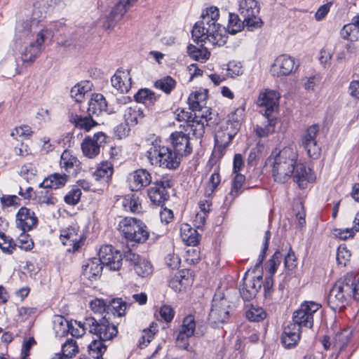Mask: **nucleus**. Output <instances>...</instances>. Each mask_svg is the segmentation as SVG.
Here are the masks:
<instances>
[{
	"mask_svg": "<svg viewBox=\"0 0 359 359\" xmlns=\"http://www.w3.org/2000/svg\"><path fill=\"white\" fill-rule=\"evenodd\" d=\"M123 206L126 210H130L133 213H140L142 210L139 198L134 195L124 198Z\"/></svg>",
	"mask_w": 359,
	"mask_h": 359,
	"instance_id": "50",
	"label": "nucleus"
},
{
	"mask_svg": "<svg viewBox=\"0 0 359 359\" xmlns=\"http://www.w3.org/2000/svg\"><path fill=\"white\" fill-rule=\"evenodd\" d=\"M189 55L196 61L205 62L210 57V52L203 46L197 47L194 45H189L187 47Z\"/></svg>",
	"mask_w": 359,
	"mask_h": 359,
	"instance_id": "38",
	"label": "nucleus"
},
{
	"mask_svg": "<svg viewBox=\"0 0 359 359\" xmlns=\"http://www.w3.org/2000/svg\"><path fill=\"white\" fill-rule=\"evenodd\" d=\"M131 76L128 70H118L111 79L112 86L121 93H127L131 88Z\"/></svg>",
	"mask_w": 359,
	"mask_h": 359,
	"instance_id": "25",
	"label": "nucleus"
},
{
	"mask_svg": "<svg viewBox=\"0 0 359 359\" xmlns=\"http://www.w3.org/2000/svg\"><path fill=\"white\" fill-rule=\"evenodd\" d=\"M101 263L110 270L118 271L122 265V255L121 252L114 249L111 245L102 246L98 252Z\"/></svg>",
	"mask_w": 359,
	"mask_h": 359,
	"instance_id": "14",
	"label": "nucleus"
},
{
	"mask_svg": "<svg viewBox=\"0 0 359 359\" xmlns=\"http://www.w3.org/2000/svg\"><path fill=\"white\" fill-rule=\"evenodd\" d=\"M208 90L200 88L193 91L188 97L190 109L195 111V116L208 121V116L210 114L209 108L206 106Z\"/></svg>",
	"mask_w": 359,
	"mask_h": 359,
	"instance_id": "12",
	"label": "nucleus"
},
{
	"mask_svg": "<svg viewBox=\"0 0 359 359\" xmlns=\"http://www.w3.org/2000/svg\"><path fill=\"white\" fill-rule=\"evenodd\" d=\"M69 243L72 247L69 248V252H76L84 245L86 236L83 230H80L77 224L69 227Z\"/></svg>",
	"mask_w": 359,
	"mask_h": 359,
	"instance_id": "27",
	"label": "nucleus"
},
{
	"mask_svg": "<svg viewBox=\"0 0 359 359\" xmlns=\"http://www.w3.org/2000/svg\"><path fill=\"white\" fill-rule=\"evenodd\" d=\"M103 266L99 258H93L83 266V275L89 280H96L100 276Z\"/></svg>",
	"mask_w": 359,
	"mask_h": 359,
	"instance_id": "32",
	"label": "nucleus"
},
{
	"mask_svg": "<svg viewBox=\"0 0 359 359\" xmlns=\"http://www.w3.org/2000/svg\"><path fill=\"white\" fill-rule=\"evenodd\" d=\"M105 141L106 135L102 132H98L93 136L86 137L81 144L83 154L89 158L95 157L100 154V147Z\"/></svg>",
	"mask_w": 359,
	"mask_h": 359,
	"instance_id": "17",
	"label": "nucleus"
},
{
	"mask_svg": "<svg viewBox=\"0 0 359 359\" xmlns=\"http://www.w3.org/2000/svg\"><path fill=\"white\" fill-rule=\"evenodd\" d=\"M124 118L128 126H133L140 123L145 114L144 110L137 104L128 107L124 112Z\"/></svg>",
	"mask_w": 359,
	"mask_h": 359,
	"instance_id": "31",
	"label": "nucleus"
},
{
	"mask_svg": "<svg viewBox=\"0 0 359 359\" xmlns=\"http://www.w3.org/2000/svg\"><path fill=\"white\" fill-rule=\"evenodd\" d=\"M69 175L76 176L78 173L81 171V162L77 158L69 156Z\"/></svg>",
	"mask_w": 359,
	"mask_h": 359,
	"instance_id": "63",
	"label": "nucleus"
},
{
	"mask_svg": "<svg viewBox=\"0 0 359 359\" xmlns=\"http://www.w3.org/2000/svg\"><path fill=\"white\" fill-rule=\"evenodd\" d=\"M227 72L231 77L237 76L243 74V65L241 62L233 60L227 65Z\"/></svg>",
	"mask_w": 359,
	"mask_h": 359,
	"instance_id": "61",
	"label": "nucleus"
},
{
	"mask_svg": "<svg viewBox=\"0 0 359 359\" xmlns=\"http://www.w3.org/2000/svg\"><path fill=\"white\" fill-rule=\"evenodd\" d=\"M271 238L269 231H266L264 237V243L261 255L259 256V262L257 264L255 269L251 273L249 271L246 272L243 278V282L240 286V293L243 299L245 301H249L254 298L258 291L260 290L262 285V275H252L255 273V270L259 267L264 259V255L268 249L269 241Z\"/></svg>",
	"mask_w": 359,
	"mask_h": 359,
	"instance_id": "6",
	"label": "nucleus"
},
{
	"mask_svg": "<svg viewBox=\"0 0 359 359\" xmlns=\"http://www.w3.org/2000/svg\"><path fill=\"white\" fill-rule=\"evenodd\" d=\"M86 325L89 332L95 334L99 340H93L88 346L89 355L92 358L103 359L102 355L107 350L105 341L113 339L118 333L117 327L105 317L97 320L93 317L86 318Z\"/></svg>",
	"mask_w": 359,
	"mask_h": 359,
	"instance_id": "4",
	"label": "nucleus"
},
{
	"mask_svg": "<svg viewBox=\"0 0 359 359\" xmlns=\"http://www.w3.org/2000/svg\"><path fill=\"white\" fill-rule=\"evenodd\" d=\"M238 131V123L234 125L230 121L221 123L215 135L216 145L219 147H226Z\"/></svg>",
	"mask_w": 359,
	"mask_h": 359,
	"instance_id": "16",
	"label": "nucleus"
},
{
	"mask_svg": "<svg viewBox=\"0 0 359 359\" xmlns=\"http://www.w3.org/2000/svg\"><path fill=\"white\" fill-rule=\"evenodd\" d=\"M53 330L57 337L67 334V319L63 315H55L53 320Z\"/></svg>",
	"mask_w": 359,
	"mask_h": 359,
	"instance_id": "40",
	"label": "nucleus"
},
{
	"mask_svg": "<svg viewBox=\"0 0 359 359\" xmlns=\"http://www.w3.org/2000/svg\"><path fill=\"white\" fill-rule=\"evenodd\" d=\"M177 84L176 81L170 76H165L158 79L154 86L156 88L161 90L166 94H170L172 90L175 88Z\"/></svg>",
	"mask_w": 359,
	"mask_h": 359,
	"instance_id": "43",
	"label": "nucleus"
},
{
	"mask_svg": "<svg viewBox=\"0 0 359 359\" xmlns=\"http://www.w3.org/2000/svg\"><path fill=\"white\" fill-rule=\"evenodd\" d=\"M47 31L41 29L34 36L28 23L18 25L15 31V47L19 49L23 64H31L44 49Z\"/></svg>",
	"mask_w": 359,
	"mask_h": 359,
	"instance_id": "3",
	"label": "nucleus"
},
{
	"mask_svg": "<svg viewBox=\"0 0 359 359\" xmlns=\"http://www.w3.org/2000/svg\"><path fill=\"white\" fill-rule=\"evenodd\" d=\"M126 258L133 266V269L139 276L146 277L152 273V265L145 257L129 251L126 253Z\"/></svg>",
	"mask_w": 359,
	"mask_h": 359,
	"instance_id": "21",
	"label": "nucleus"
},
{
	"mask_svg": "<svg viewBox=\"0 0 359 359\" xmlns=\"http://www.w3.org/2000/svg\"><path fill=\"white\" fill-rule=\"evenodd\" d=\"M71 122L76 128L86 132L90 131L97 125V123L90 116H81L77 114L72 116Z\"/></svg>",
	"mask_w": 359,
	"mask_h": 359,
	"instance_id": "37",
	"label": "nucleus"
},
{
	"mask_svg": "<svg viewBox=\"0 0 359 359\" xmlns=\"http://www.w3.org/2000/svg\"><path fill=\"white\" fill-rule=\"evenodd\" d=\"M16 245L12 238L0 233V248L6 254L11 255L15 250Z\"/></svg>",
	"mask_w": 359,
	"mask_h": 359,
	"instance_id": "52",
	"label": "nucleus"
},
{
	"mask_svg": "<svg viewBox=\"0 0 359 359\" xmlns=\"http://www.w3.org/2000/svg\"><path fill=\"white\" fill-rule=\"evenodd\" d=\"M67 181L65 174L55 172L46 177L42 182L39 184L40 188L46 189H60L65 187Z\"/></svg>",
	"mask_w": 359,
	"mask_h": 359,
	"instance_id": "30",
	"label": "nucleus"
},
{
	"mask_svg": "<svg viewBox=\"0 0 359 359\" xmlns=\"http://www.w3.org/2000/svg\"><path fill=\"white\" fill-rule=\"evenodd\" d=\"M351 298L350 286L346 278L332 287L328 296V303L334 310L341 309Z\"/></svg>",
	"mask_w": 359,
	"mask_h": 359,
	"instance_id": "11",
	"label": "nucleus"
},
{
	"mask_svg": "<svg viewBox=\"0 0 359 359\" xmlns=\"http://www.w3.org/2000/svg\"><path fill=\"white\" fill-rule=\"evenodd\" d=\"M346 283L350 286L351 298L359 301V278L355 280L346 278Z\"/></svg>",
	"mask_w": 359,
	"mask_h": 359,
	"instance_id": "64",
	"label": "nucleus"
},
{
	"mask_svg": "<svg viewBox=\"0 0 359 359\" xmlns=\"http://www.w3.org/2000/svg\"><path fill=\"white\" fill-rule=\"evenodd\" d=\"M221 182V176L219 170L215 169L210 177L208 186L205 190V194L212 195Z\"/></svg>",
	"mask_w": 359,
	"mask_h": 359,
	"instance_id": "53",
	"label": "nucleus"
},
{
	"mask_svg": "<svg viewBox=\"0 0 359 359\" xmlns=\"http://www.w3.org/2000/svg\"><path fill=\"white\" fill-rule=\"evenodd\" d=\"M300 338V327L295 323H290L284 327L281 341L284 346H294Z\"/></svg>",
	"mask_w": 359,
	"mask_h": 359,
	"instance_id": "26",
	"label": "nucleus"
},
{
	"mask_svg": "<svg viewBox=\"0 0 359 359\" xmlns=\"http://www.w3.org/2000/svg\"><path fill=\"white\" fill-rule=\"evenodd\" d=\"M134 97L137 102L147 105L153 104L157 100V96L155 93L147 88L139 90Z\"/></svg>",
	"mask_w": 359,
	"mask_h": 359,
	"instance_id": "42",
	"label": "nucleus"
},
{
	"mask_svg": "<svg viewBox=\"0 0 359 359\" xmlns=\"http://www.w3.org/2000/svg\"><path fill=\"white\" fill-rule=\"evenodd\" d=\"M87 329L88 330V327L86 325V321L83 323L77 320L69 321V333L73 337L77 338L82 337Z\"/></svg>",
	"mask_w": 359,
	"mask_h": 359,
	"instance_id": "47",
	"label": "nucleus"
},
{
	"mask_svg": "<svg viewBox=\"0 0 359 359\" xmlns=\"http://www.w3.org/2000/svg\"><path fill=\"white\" fill-rule=\"evenodd\" d=\"M266 164L271 168L274 181L278 183H285L292 177L300 188L304 189L307 182L316 180L311 170L299 160L297 148L293 143L273 149Z\"/></svg>",
	"mask_w": 359,
	"mask_h": 359,
	"instance_id": "1",
	"label": "nucleus"
},
{
	"mask_svg": "<svg viewBox=\"0 0 359 359\" xmlns=\"http://www.w3.org/2000/svg\"><path fill=\"white\" fill-rule=\"evenodd\" d=\"M340 35L344 39L351 41H359V27L351 21L345 25L340 31Z\"/></svg>",
	"mask_w": 359,
	"mask_h": 359,
	"instance_id": "41",
	"label": "nucleus"
},
{
	"mask_svg": "<svg viewBox=\"0 0 359 359\" xmlns=\"http://www.w3.org/2000/svg\"><path fill=\"white\" fill-rule=\"evenodd\" d=\"M276 121L270 117H266V119L260 125H257L255 128V132L259 137H266L275 132Z\"/></svg>",
	"mask_w": 359,
	"mask_h": 359,
	"instance_id": "36",
	"label": "nucleus"
},
{
	"mask_svg": "<svg viewBox=\"0 0 359 359\" xmlns=\"http://www.w3.org/2000/svg\"><path fill=\"white\" fill-rule=\"evenodd\" d=\"M191 272L189 270H182L176 273L170 280L169 285L175 292H182L193 283Z\"/></svg>",
	"mask_w": 359,
	"mask_h": 359,
	"instance_id": "24",
	"label": "nucleus"
},
{
	"mask_svg": "<svg viewBox=\"0 0 359 359\" xmlns=\"http://www.w3.org/2000/svg\"><path fill=\"white\" fill-rule=\"evenodd\" d=\"M318 132L317 126H311L304 131L301 140L302 146L306 151L307 154L312 158H316L320 151L316 140Z\"/></svg>",
	"mask_w": 359,
	"mask_h": 359,
	"instance_id": "18",
	"label": "nucleus"
},
{
	"mask_svg": "<svg viewBox=\"0 0 359 359\" xmlns=\"http://www.w3.org/2000/svg\"><path fill=\"white\" fill-rule=\"evenodd\" d=\"M37 222L38 219L34 211L26 207L20 208L16 214V227L24 232L32 230Z\"/></svg>",
	"mask_w": 359,
	"mask_h": 359,
	"instance_id": "20",
	"label": "nucleus"
},
{
	"mask_svg": "<svg viewBox=\"0 0 359 359\" xmlns=\"http://www.w3.org/2000/svg\"><path fill=\"white\" fill-rule=\"evenodd\" d=\"M32 133L31 128L28 126L16 127L11 133V135L18 140V138H28Z\"/></svg>",
	"mask_w": 359,
	"mask_h": 359,
	"instance_id": "58",
	"label": "nucleus"
},
{
	"mask_svg": "<svg viewBox=\"0 0 359 359\" xmlns=\"http://www.w3.org/2000/svg\"><path fill=\"white\" fill-rule=\"evenodd\" d=\"M202 21L196 22L192 29L195 41L210 43L212 46H224L228 39L226 28L218 21L219 10L216 6L207 8L202 14Z\"/></svg>",
	"mask_w": 359,
	"mask_h": 359,
	"instance_id": "2",
	"label": "nucleus"
},
{
	"mask_svg": "<svg viewBox=\"0 0 359 359\" xmlns=\"http://www.w3.org/2000/svg\"><path fill=\"white\" fill-rule=\"evenodd\" d=\"M238 12L248 31L253 32L262 27L264 22L259 16L260 5L257 0H238Z\"/></svg>",
	"mask_w": 359,
	"mask_h": 359,
	"instance_id": "8",
	"label": "nucleus"
},
{
	"mask_svg": "<svg viewBox=\"0 0 359 359\" xmlns=\"http://www.w3.org/2000/svg\"><path fill=\"white\" fill-rule=\"evenodd\" d=\"M107 102L104 97L100 93L93 95L88 107V111L93 114L99 115L102 111H106Z\"/></svg>",
	"mask_w": 359,
	"mask_h": 359,
	"instance_id": "34",
	"label": "nucleus"
},
{
	"mask_svg": "<svg viewBox=\"0 0 359 359\" xmlns=\"http://www.w3.org/2000/svg\"><path fill=\"white\" fill-rule=\"evenodd\" d=\"M351 337V330L349 328L344 329L337 333L334 337L336 346L342 348L349 341Z\"/></svg>",
	"mask_w": 359,
	"mask_h": 359,
	"instance_id": "56",
	"label": "nucleus"
},
{
	"mask_svg": "<svg viewBox=\"0 0 359 359\" xmlns=\"http://www.w3.org/2000/svg\"><path fill=\"white\" fill-rule=\"evenodd\" d=\"M355 231L352 228L346 229H335L333 230V234L341 240H346L353 238L355 235Z\"/></svg>",
	"mask_w": 359,
	"mask_h": 359,
	"instance_id": "62",
	"label": "nucleus"
},
{
	"mask_svg": "<svg viewBox=\"0 0 359 359\" xmlns=\"http://www.w3.org/2000/svg\"><path fill=\"white\" fill-rule=\"evenodd\" d=\"M196 330V321L191 315L186 316L182 321L180 331L187 335L193 336Z\"/></svg>",
	"mask_w": 359,
	"mask_h": 359,
	"instance_id": "54",
	"label": "nucleus"
},
{
	"mask_svg": "<svg viewBox=\"0 0 359 359\" xmlns=\"http://www.w3.org/2000/svg\"><path fill=\"white\" fill-rule=\"evenodd\" d=\"M92 83L88 81H81L76 84L70 91L71 97L76 102H81L85 95L91 90Z\"/></svg>",
	"mask_w": 359,
	"mask_h": 359,
	"instance_id": "33",
	"label": "nucleus"
},
{
	"mask_svg": "<svg viewBox=\"0 0 359 359\" xmlns=\"http://www.w3.org/2000/svg\"><path fill=\"white\" fill-rule=\"evenodd\" d=\"M20 174L27 182H29L36 175V169L32 163H26L21 167Z\"/></svg>",
	"mask_w": 359,
	"mask_h": 359,
	"instance_id": "59",
	"label": "nucleus"
},
{
	"mask_svg": "<svg viewBox=\"0 0 359 359\" xmlns=\"http://www.w3.org/2000/svg\"><path fill=\"white\" fill-rule=\"evenodd\" d=\"M321 305L315 302H304L298 310L293 313V323L300 327L311 328L313 325V316L320 309Z\"/></svg>",
	"mask_w": 359,
	"mask_h": 359,
	"instance_id": "10",
	"label": "nucleus"
},
{
	"mask_svg": "<svg viewBox=\"0 0 359 359\" xmlns=\"http://www.w3.org/2000/svg\"><path fill=\"white\" fill-rule=\"evenodd\" d=\"M180 236L183 242L188 245H195L198 242L197 231L188 224H182L181 225Z\"/></svg>",
	"mask_w": 359,
	"mask_h": 359,
	"instance_id": "35",
	"label": "nucleus"
},
{
	"mask_svg": "<svg viewBox=\"0 0 359 359\" xmlns=\"http://www.w3.org/2000/svg\"><path fill=\"white\" fill-rule=\"evenodd\" d=\"M113 172L112 165L109 162L101 163L93 172V176L96 180L101 178L109 177Z\"/></svg>",
	"mask_w": 359,
	"mask_h": 359,
	"instance_id": "48",
	"label": "nucleus"
},
{
	"mask_svg": "<svg viewBox=\"0 0 359 359\" xmlns=\"http://www.w3.org/2000/svg\"><path fill=\"white\" fill-rule=\"evenodd\" d=\"M42 189V190L34 193V199L40 204L54 205L57 202V199L53 196L50 189Z\"/></svg>",
	"mask_w": 359,
	"mask_h": 359,
	"instance_id": "44",
	"label": "nucleus"
},
{
	"mask_svg": "<svg viewBox=\"0 0 359 359\" xmlns=\"http://www.w3.org/2000/svg\"><path fill=\"white\" fill-rule=\"evenodd\" d=\"M109 307L118 316H122L125 314L126 304L121 299H114L110 302Z\"/></svg>",
	"mask_w": 359,
	"mask_h": 359,
	"instance_id": "60",
	"label": "nucleus"
},
{
	"mask_svg": "<svg viewBox=\"0 0 359 359\" xmlns=\"http://www.w3.org/2000/svg\"><path fill=\"white\" fill-rule=\"evenodd\" d=\"M191 109H177L175 116L177 121H184L187 124L186 132L189 129L194 135H201L203 133L205 121L203 119L196 118L195 111H190Z\"/></svg>",
	"mask_w": 359,
	"mask_h": 359,
	"instance_id": "13",
	"label": "nucleus"
},
{
	"mask_svg": "<svg viewBox=\"0 0 359 359\" xmlns=\"http://www.w3.org/2000/svg\"><path fill=\"white\" fill-rule=\"evenodd\" d=\"M228 15L229 20L226 31L229 34H235L241 32L245 27L244 20H241L238 14L229 13Z\"/></svg>",
	"mask_w": 359,
	"mask_h": 359,
	"instance_id": "39",
	"label": "nucleus"
},
{
	"mask_svg": "<svg viewBox=\"0 0 359 359\" xmlns=\"http://www.w3.org/2000/svg\"><path fill=\"white\" fill-rule=\"evenodd\" d=\"M121 234L129 241L143 243L149 236L147 226L135 217H125L118 224Z\"/></svg>",
	"mask_w": 359,
	"mask_h": 359,
	"instance_id": "7",
	"label": "nucleus"
},
{
	"mask_svg": "<svg viewBox=\"0 0 359 359\" xmlns=\"http://www.w3.org/2000/svg\"><path fill=\"white\" fill-rule=\"evenodd\" d=\"M148 196L151 201L160 205L167 199V191L163 182H157L152 184L148 190Z\"/></svg>",
	"mask_w": 359,
	"mask_h": 359,
	"instance_id": "29",
	"label": "nucleus"
},
{
	"mask_svg": "<svg viewBox=\"0 0 359 359\" xmlns=\"http://www.w3.org/2000/svg\"><path fill=\"white\" fill-rule=\"evenodd\" d=\"M351 254L345 245H340L337 252V262L339 265L346 266L349 262Z\"/></svg>",
	"mask_w": 359,
	"mask_h": 359,
	"instance_id": "55",
	"label": "nucleus"
},
{
	"mask_svg": "<svg viewBox=\"0 0 359 359\" xmlns=\"http://www.w3.org/2000/svg\"><path fill=\"white\" fill-rule=\"evenodd\" d=\"M157 331L156 325H151L150 328L144 329L142 335L138 340V346L140 348H143L147 346L152 340L154 334Z\"/></svg>",
	"mask_w": 359,
	"mask_h": 359,
	"instance_id": "49",
	"label": "nucleus"
},
{
	"mask_svg": "<svg viewBox=\"0 0 359 359\" xmlns=\"http://www.w3.org/2000/svg\"><path fill=\"white\" fill-rule=\"evenodd\" d=\"M147 157L152 165L170 170L177 168L180 163V157L157 137L147 149Z\"/></svg>",
	"mask_w": 359,
	"mask_h": 359,
	"instance_id": "5",
	"label": "nucleus"
},
{
	"mask_svg": "<svg viewBox=\"0 0 359 359\" xmlns=\"http://www.w3.org/2000/svg\"><path fill=\"white\" fill-rule=\"evenodd\" d=\"M245 180V177L244 175L241 174H235V177L231 184V191L229 193V196L231 197L232 200L238 197L242 192L241 188Z\"/></svg>",
	"mask_w": 359,
	"mask_h": 359,
	"instance_id": "46",
	"label": "nucleus"
},
{
	"mask_svg": "<svg viewBox=\"0 0 359 359\" xmlns=\"http://www.w3.org/2000/svg\"><path fill=\"white\" fill-rule=\"evenodd\" d=\"M230 302L220 292H217L212 299L209 313V322L215 327L226 323L231 311Z\"/></svg>",
	"mask_w": 359,
	"mask_h": 359,
	"instance_id": "9",
	"label": "nucleus"
},
{
	"mask_svg": "<svg viewBox=\"0 0 359 359\" xmlns=\"http://www.w3.org/2000/svg\"><path fill=\"white\" fill-rule=\"evenodd\" d=\"M246 317L251 321L259 322L266 317V313L262 307L252 304L246 311Z\"/></svg>",
	"mask_w": 359,
	"mask_h": 359,
	"instance_id": "45",
	"label": "nucleus"
},
{
	"mask_svg": "<svg viewBox=\"0 0 359 359\" xmlns=\"http://www.w3.org/2000/svg\"><path fill=\"white\" fill-rule=\"evenodd\" d=\"M137 0H120L112 8L110 15V22L108 28L112 27L114 22L120 20L131 6H134Z\"/></svg>",
	"mask_w": 359,
	"mask_h": 359,
	"instance_id": "28",
	"label": "nucleus"
},
{
	"mask_svg": "<svg viewBox=\"0 0 359 359\" xmlns=\"http://www.w3.org/2000/svg\"><path fill=\"white\" fill-rule=\"evenodd\" d=\"M294 57L284 54L279 55L274 61L271 71L278 76H288L297 69Z\"/></svg>",
	"mask_w": 359,
	"mask_h": 359,
	"instance_id": "19",
	"label": "nucleus"
},
{
	"mask_svg": "<svg viewBox=\"0 0 359 359\" xmlns=\"http://www.w3.org/2000/svg\"><path fill=\"white\" fill-rule=\"evenodd\" d=\"M280 95L273 90H264L260 92L257 104L258 106L264 107V116L271 117L273 113L276 112L279 106Z\"/></svg>",
	"mask_w": 359,
	"mask_h": 359,
	"instance_id": "15",
	"label": "nucleus"
},
{
	"mask_svg": "<svg viewBox=\"0 0 359 359\" xmlns=\"http://www.w3.org/2000/svg\"><path fill=\"white\" fill-rule=\"evenodd\" d=\"M15 245L16 247L25 251H30L34 248V242L32 238L24 231L18 238Z\"/></svg>",
	"mask_w": 359,
	"mask_h": 359,
	"instance_id": "51",
	"label": "nucleus"
},
{
	"mask_svg": "<svg viewBox=\"0 0 359 359\" xmlns=\"http://www.w3.org/2000/svg\"><path fill=\"white\" fill-rule=\"evenodd\" d=\"M151 182V175L144 169H139L134 171L128 177L129 186L133 191H139L143 189L148 186Z\"/></svg>",
	"mask_w": 359,
	"mask_h": 359,
	"instance_id": "23",
	"label": "nucleus"
},
{
	"mask_svg": "<svg viewBox=\"0 0 359 359\" xmlns=\"http://www.w3.org/2000/svg\"><path fill=\"white\" fill-rule=\"evenodd\" d=\"M172 144L175 152L179 157L191 154L192 149L190 147L189 137L182 131H175L170 135Z\"/></svg>",
	"mask_w": 359,
	"mask_h": 359,
	"instance_id": "22",
	"label": "nucleus"
},
{
	"mask_svg": "<svg viewBox=\"0 0 359 359\" xmlns=\"http://www.w3.org/2000/svg\"><path fill=\"white\" fill-rule=\"evenodd\" d=\"M282 259V255L279 251H276L271 259L266 264V269L271 275L274 274L280 265Z\"/></svg>",
	"mask_w": 359,
	"mask_h": 359,
	"instance_id": "57",
	"label": "nucleus"
}]
</instances>
